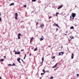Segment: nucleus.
Listing matches in <instances>:
<instances>
[{
  "label": "nucleus",
  "mask_w": 79,
  "mask_h": 79,
  "mask_svg": "<svg viewBox=\"0 0 79 79\" xmlns=\"http://www.w3.org/2000/svg\"><path fill=\"white\" fill-rule=\"evenodd\" d=\"M0 21H2V18L0 17Z\"/></svg>",
  "instance_id": "30"
},
{
  "label": "nucleus",
  "mask_w": 79,
  "mask_h": 79,
  "mask_svg": "<svg viewBox=\"0 0 79 79\" xmlns=\"http://www.w3.org/2000/svg\"><path fill=\"white\" fill-rule=\"evenodd\" d=\"M64 35H67V34L64 33Z\"/></svg>",
  "instance_id": "33"
},
{
  "label": "nucleus",
  "mask_w": 79,
  "mask_h": 79,
  "mask_svg": "<svg viewBox=\"0 0 79 79\" xmlns=\"http://www.w3.org/2000/svg\"><path fill=\"white\" fill-rule=\"evenodd\" d=\"M72 18V17H71V16H70V19H71Z\"/></svg>",
  "instance_id": "40"
},
{
  "label": "nucleus",
  "mask_w": 79,
  "mask_h": 79,
  "mask_svg": "<svg viewBox=\"0 0 79 79\" xmlns=\"http://www.w3.org/2000/svg\"><path fill=\"white\" fill-rule=\"evenodd\" d=\"M15 19L17 20L18 19V13H15Z\"/></svg>",
  "instance_id": "2"
},
{
  "label": "nucleus",
  "mask_w": 79,
  "mask_h": 79,
  "mask_svg": "<svg viewBox=\"0 0 79 79\" xmlns=\"http://www.w3.org/2000/svg\"><path fill=\"white\" fill-rule=\"evenodd\" d=\"M4 60L3 59H2L1 60H0V61H4Z\"/></svg>",
  "instance_id": "23"
},
{
  "label": "nucleus",
  "mask_w": 79,
  "mask_h": 79,
  "mask_svg": "<svg viewBox=\"0 0 79 79\" xmlns=\"http://www.w3.org/2000/svg\"><path fill=\"white\" fill-rule=\"evenodd\" d=\"M15 54L19 55V54H20V52L19 51L17 52H15Z\"/></svg>",
  "instance_id": "4"
},
{
  "label": "nucleus",
  "mask_w": 79,
  "mask_h": 79,
  "mask_svg": "<svg viewBox=\"0 0 79 79\" xmlns=\"http://www.w3.org/2000/svg\"><path fill=\"white\" fill-rule=\"evenodd\" d=\"M41 79V77H40V79Z\"/></svg>",
  "instance_id": "53"
},
{
  "label": "nucleus",
  "mask_w": 79,
  "mask_h": 79,
  "mask_svg": "<svg viewBox=\"0 0 79 79\" xmlns=\"http://www.w3.org/2000/svg\"><path fill=\"white\" fill-rule=\"evenodd\" d=\"M77 76L79 77V74H77Z\"/></svg>",
  "instance_id": "31"
},
{
  "label": "nucleus",
  "mask_w": 79,
  "mask_h": 79,
  "mask_svg": "<svg viewBox=\"0 0 79 79\" xmlns=\"http://www.w3.org/2000/svg\"><path fill=\"white\" fill-rule=\"evenodd\" d=\"M34 38V37H32L31 38V39L30 40V42H32V39H33V38Z\"/></svg>",
  "instance_id": "16"
},
{
  "label": "nucleus",
  "mask_w": 79,
  "mask_h": 79,
  "mask_svg": "<svg viewBox=\"0 0 79 79\" xmlns=\"http://www.w3.org/2000/svg\"><path fill=\"white\" fill-rule=\"evenodd\" d=\"M2 15V14H0V16H1Z\"/></svg>",
  "instance_id": "51"
},
{
  "label": "nucleus",
  "mask_w": 79,
  "mask_h": 79,
  "mask_svg": "<svg viewBox=\"0 0 79 79\" xmlns=\"http://www.w3.org/2000/svg\"><path fill=\"white\" fill-rule=\"evenodd\" d=\"M21 60L23 61V63H24V61H23V60L22 59H21Z\"/></svg>",
  "instance_id": "39"
},
{
  "label": "nucleus",
  "mask_w": 79,
  "mask_h": 79,
  "mask_svg": "<svg viewBox=\"0 0 79 79\" xmlns=\"http://www.w3.org/2000/svg\"><path fill=\"white\" fill-rule=\"evenodd\" d=\"M64 54V52H61L59 53V55H62L63 54Z\"/></svg>",
  "instance_id": "5"
},
{
  "label": "nucleus",
  "mask_w": 79,
  "mask_h": 79,
  "mask_svg": "<svg viewBox=\"0 0 79 79\" xmlns=\"http://www.w3.org/2000/svg\"><path fill=\"white\" fill-rule=\"evenodd\" d=\"M70 38L72 39H74V36H73V35H71V36H70Z\"/></svg>",
  "instance_id": "13"
},
{
  "label": "nucleus",
  "mask_w": 79,
  "mask_h": 79,
  "mask_svg": "<svg viewBox=\"0 0 79 79\" xmlns=\"http://www.w3.org/2000/svg\"><path fill=\"white\" fill-rule=\"evenodd\" d=\"M37 48H36L34 49V51H37Z\"/></svg>",
  "instance_id": "17"
},
{
  "label": "nucleus",
  "mask_w": 79,
  "mask_h": 79,
  "mask_svg": "<svg viewBox=\"0 0 79 79\" xmlns=\"http://www.w3.org/2000/svg\"><path fill=\"white\" fill-rule=\"evenodd\" d=\"M76 14H75V13H72L71 14V16L73 18H72V19H73L75 16H76Z\"/></svg>",
  "instance_id": "1"
},
{
  "label": "nucleus",
  "mask_w": 79,
  "mask_h": 79,
  "mask_svg": "<svg viewBox=\"0 0 79 79\" xmlns=\"http://www.w3.org/2000/svg\"><path fill=\"white\" fill-rule=\"evenodd\" d=\"M58 64V63H57L56 64H55V65H54V66H53L52 67V68H55V67H56V66H57V65Z\"/></svg>",
  "instance_id": "9"
},
{
  "label": "nucleus",
  "mask_w": 79,
  "mask_h": 79,
  "mask_svg": "<svg viewBox=\"0 0 79 79\" xmlns=\"http://www.w3.org/2000/svg\"><path fill=\"white\" fill-rule=\"evenodd\" d=\"M40 27L43 28V27H44V24H42L41 26H40Z\"/></svg>",
  "instance_id": "10"
},
{
  "label": "nucleus",
  "mask_w": 79,
  "mask_h": 79,
  "mask_svg": "<svg viewBox=\"0 0 79 79\" xmlns=\"http://www.w3.org/2000/svg\"><path fill=\"white\" fill-rule=\"evenodd\" d=\"M25 56H26V55H25Z\"/></svg>",
  "instance_id": "47"
},
{
  "label": "nucleus",
  "mask_w": 79,
  "mask_h": 79,
  "mask_svg": "<svg viewBox=\"0 0 79 79\" xmlns=\"http://www.w3.org/2000/svg\"><path fill=\"white\" fill-rule=\"evenodd\" d=\"M55 58V56H54L53 57H52V59H54V58Z\"/></svg>",
  "instance_id": "22"
},
{
  "label": "nucleus",
  "mask_w": 79,
  "mask_h": 79,
  "mask_svg": "<svg viewBox=\"0 0 79 79\" xmlns=\"http://www.w3.org/2000/svg\"><path fill=\"white\" fill-rule=\"evenodd\" d=\"M68 31H66V33H68Z\"/></svg>",
  "instance_id": "42"
},
{
  "label": "nucleus",
  "mask_w": 79,
  "mask_h": 79,
  "mask_svg": "<svg viewBox=\"0 0 79 79\" xmlns=\"http://www.w3.org/2000/svg\"><path fill=\"white\" fill-rule=\"evenodd\" d=\"M43 72H44V73H46V72L45 71V70L43 69Z\"/></svg>",
  "instance_id": "19"
},
{
  "label": "nucleus",
  "mask_w": 79,
  "mask_h": 79,
  "mask_svg": "<svg viewBox=\"0 0 79 79\" xmlns=\"http://www.w3.org/2000/svg\"><path fill=\"white\" fill-rule=\"evenodd\" d=\"M20 60H21V59L19 58H18L17 59V61H18L20 63H21V62L20 61Z\"/></svg>",
  "instance_id": "6"
},
{
  "label": "nucleus",
  "mask_w": 79,
  "mask_h": 79,
  "mask_svg": "<svg viewBox=\"0 0 79 79\" xmlns=\"http://www.w3.org/2000/svg\"><path fill=\"white\" fill-rule=\"evenodd\" d=\"M23 6H24V8H26V5H24Z\"/></svg>",
  "instance_id": "27"
},
{
  "label": "nucleus",
  "mask_w": 79,
  "mask_h": 79,
  "mask_svg": "<svg viewBox=\"0 0 79 79\" xmlns=\"http://www.w3.org/2000/svg\"><path fill=\"white\" fill-rule=\"evenodd\" d=\"M22 21H21V23H22Z\"/></svg>",
  "instance_id": "54"
},
{
  "label": "nucleus",
  "mask_w": 79,
  "mask_h": 79,
  "mask_svg": "<svg viewBox=\"0 0 79 79\" xmlns=\"http://www.w3.org/2000/svg\"><path fill=\"white\" fill-rule=\"evenodd\" d=\"M72 39H71V38L70 39V40H69V42H70V41H71V40Z\"/></svg>",
  "instance_id": "38"
},
{
  "label": "nucleus",
  "mask_w": 79,
  "mask_h": 79,
  "mask_svg": "<svg viewBox=\"0 0 79 79\" xmlns=\"http://www.w3.org/2000/svg\"><path fill=\"white\" fill-rule=\"evenodd\" d=\"M55 36H56H56H57L56 35H55Z\"/></svg>",
  "instance_id": "48"
},
{
  "label": "nucleus",
  "mask_w": 79,
  "mask_h": 79,
  "mask_svg": "<svg viewBox=\"0 0 79 79\" xmlns=\"http://www.w3.org/2000/svg\"><path fill=\"white\" fill-rule=\"evenodd\" d=\"M21 35V34L20 33H19L18 35V38L17 39H21V38L20 37Z\"/></svg>",
  "instance_id": "3"
},
{
  "label": "nucleus",
  "mask_w": 79,
  "mask_h": 79,
  "mask_svg": "<svg viewBox=\"0 0 79 79\" xmlns=\"http://www.w3.org/2000/svg\"><path fill=\"white\" fill-rule=\"evenodd\" d=\"M26 58V57L24 56V58H23L24 60Z\"/></svg>",
  "instance_id": "41"
},
{
  "label": "nucleus",
  "mask_w": 79,
  "mask_h": 79,
  "mask_svg": "<svg viewBox=\"0 0 79 79\" xmlns=\"http://www.w3.org/2000/svg\"><path fill=\"white\" fill-rule=\"evenodd\" d=\"M24 51V49H23V50H21V52H23Z\"/></svg>",
  "instance_id": "35"
},
{
  "label": "nucleus",
  "mask_w": 79,
  "mask_h": 79,
  "mask_svg": "<svg viewBox=\"0 0 79 79\" xmlns=\"http://www.w3.org/2000/svg\"><path fill=\"white\" fill-rule=\"evenodd\" d=\"M59 14V13H58V12H57L56 14V16H58V15Z\"/></svg>",
  "instance_id": "21"
},
{
  "label": "nucleus",
  "mask_w": 79,
  "mask_h": 79,
  "mask_svg": "<svg viewBox=\"0 0 79 79\" xmlns=\"http://www.w3.org/2000/svg\"><path fill=\"white\" fill-rule=\"evenodd\" d=\"M32 2H34L36 1V0H32Z\"/></svg>",
  "instance_id": "26"
},
{
  "label": "nucleus",
  "mask_w": 79,
  "mask_h": 79,
  "mask_svg": "<svg viewBox=\"0 0 79 79\" xmlns=\"http://www.w3.org/2000/svg\"><path fill=\"white\" fill-rule=\"evenodd\" d=\"M4 58H6V56H4Z\"/></svg>",
  "instance_id": "45"
},
{
  "label": "nucleus",
  "mask_w": 79,
  "mask_h": 79,
  "mask_svg": "<svg viewBox=\"0 0 79 79\" xmlns=\"http://www.w3.org/2000/svg\"><path fill=\"white\" fill-rule=\"evenodd\" d=\"M62 7H63V5L60 6L57 8V9L58 10L59 9H60V8H62Z\"/></svg>",
  "instance_id": "8"
},
{
  "label": "nucleus",
  "mask_w": 79,
  "mask_h": 79,
  "mask_svg": "<svg viewBox=\"0 0 79 79\" xmlns=\"http://www.w3.org/2000/svg\"><path fill=\"white\" fill-rule=\"evenodd\" d=\"M50 79H53V77L52 76L50 78Z\"/></svg>",
  "instance_id": "18"
},
{
  "label": "nucleus",
  "mask_w": 79,
  "mask_h": 79,
  "mask_svg": "<svg viewBox=\"0 0 79 79\" xmlns=\"http://www.w3.org/2000/svg\"><path fill=\"white\" fill-rule=\"evenodd\" d=\"M44 57H42V62H40V63L41 64H42V63H43V62H44Z\"/></svg>",
  "instance_id": "12"
},
{
  "label": "nucleus",
  "mask_w": 79,
  "mask_h": 79,
  "mask_svg": "<svg viewBox=\"0 0 79 79\" xmlns=\"http://www.w3.org/2000/svg\"><path fill=\"white\" fill-rule=\"evenodd\" d=\"M41 41H42V40H44V39H43L42 38H40Z\"/></svg>",
  "instance_id": "24"
},
{
  "label": "nucleus",
  "mask_w": 79,
  "mask_h": 79,
  "mask_svg": "<svg viewBox=\"0 0 79 79\" xmlns=\"http://www.w3.org/2000/svg\"><path fill=\"white\" fill-rule=\"evenodd\" d=\"M45 74L44 73H41V75H42L43 74Z\"/></svg>",
  "instance_id": "25"
},
{
  "label": "nucleus",
  "mask_w": 79,
  "mask_h": 79,
  "mask_svg": "<svg viewBox=\"0 0 79 79\" xmlns=\"http://www.w3.org/2000/svg\"><path fill=\"white\" fill-rule=\"evenodd\" d=\"M21 28H24V26H21Z\"/></svg>",
  "instance_id": "29"
},
{
  "label": "nucleus",
  "mask_w": 79,
  "mask_h": 79,
  "mask_svg": "<svg viewBox=\"0 0 79 79\" xmlns=\"http://www.w3.org/2000/svg\"><path fill=\"white\" fill-rule=\"evenodd\" d=\"M0 79H2V77H0Z\"/></svg>",
  "instance_id": "46"
},
{
  "label": "nucleus",
  "mask_w": 79,
  "mask_h": 79,
  "mask_svg": "<svg viewBox=\"0 0 79 79\" xmlns=\"http://www.w3.org/2000/svg\"><path fill=\"white\" fill-rule=\"evenodd\" d=\"M30 55L31 56V54H30Z\"/></svg>",
  "instance_id": "50"
},
{
  "label": "nucleus",
  "mask_w": 79,
  "mask_h": 79,
  "mask_svg": "<svg viewBox=\"0 0 79 79\" xmlns=\"http://www.w3.org/2000/svg\"><path fill=\"white\" fill-rule=\"evenodd\" d=\"M56 26H57V27H58L59 28V26H58V24H56Z\"/></svg>",
  "instance_id": "20"
},
{
  "label": "nucleus",
  "mask_w": 79,
  "mask_h": 79,
  "mask_svg": "<svg viewBox=\"0 0 79 79\" xmlns=\"http://www.w3.org/2000/svg\"><path fill=\"white\" fill-rule=\"evenodd\" d=\"M73 58H74V54L72 53V55L71 56L72 59H73Z\"/></svg>",
  "instance_id": "11"
},
{
  "label": "nucleus",
  "mask_w": 79,
  "mask_h": 79,
  "mask_svg": "<svg viewBox=\"0 0 79 79\" xmlns=\"http://www.w3.org/2000/svg\"><path fill=\"white\" fill-rule=\"evenodd\" d=\"M53 25H56V23H54Z\"/></svg>",
  "instance_id": "44"
},
{
  "label": "nucleus",
  "mask_w": 79,
  "mask_h": 79,
  "mask_svg": "<svg viewBox=\"0 0 79 79\" xmlns=\"http://www.w3.org/2000/svg\"><path fill=\"white\" fill-rule=\"evenodd\" d=\"M70 29H74V27H73V26H71L70 27Z\"/></svg>",
  "instance_id": "15"
},
{
  "label": "nucleus",
  "mask_w": 79,
  "mask_h": 79,
  "mask_svg": "<svg viewBox=\"0 0 79 79\" xmlns=\"http://www.w3.org/2000/svg\"><path fill=\"white\" fill-rule=\"evenodd\" d=\"M58 28H56V31H58Z\"/></svg>",
  "instance_id": "32"
},
{
  "label": "nucleus",
  "mask_w": 79,
  "mask_h": 79,
  "mask_svg": "<svg viewBox=\"0 0 79 79\" xmlns=\"http://www.w3.org/2000/svg\"><path fill=\"white\" fill-rule=\"evenodd\" d=\"M15 5V4L13 3H12L10 4V6H12V5Z\"/></svg>",
  "instance_id": "14"
},
{
  "label": "nucleus",
  "mask_w": 79,
  "mask_h": 79,
  "mask_svg": "<svg viewBox=\"0 0 79 79\" xmlns=\"http://www.w3.org/2000/svg\"><path fill=\"white\" fill-rule=\"evenodd\" d=\"M42 37H43V38H44V36H42Z\"/></svg>",
  "instance_id": "49"
},
{
  "label": "nucleus",
  "mask_w": 79,
  "mask_h": 79,
  "mask_svg": "<svg viewBox=\"0 0 79 79\" xmlns=\"http://www.w3.org/2000/svg\"><path fill=\"white\" fill-rule=\"evenodd\" d=\"M52 16H50V17H49V19H50V18H52Z\"/></svg>",
  "instance_id": "28"
},
{
  "label": "nucleus",
  "mask_w": 79,
  "mask_h": 79,
  "mask_svg": "<svg viewBox=\"0 0 79 79\" xmlns=\"http://www.w3.org/2000/svg\"><path fill=\"white\" fill-rule=\"evenodd\" d=\"M48 47H49V48L51 47V46H48Z\"/></svg>",
  "instance_id": "43"
},
{
  "label": "nucleus",
  "mask_w": 79,
  "mask_h": 79,
  "mask_svg": "<svg viewBox=\"0 0 79 79\" xmlns=\"http://www.w3.org/2000/svg\"><path fill=\"white\" fill-rule=\"evenodd\" d=\"M63 48V46H62L61 47V48Z\"/></svg>",
  "instance_id": "52"
},
{
  "label": "nucleus",
  "mask_w": 79,
  "mask_h": 79,
  "mask_svg": "<svg viewBox=\"0 0 79 79\" xmlns=\"http://www.w3.org/2000/svg\"><path fill=\"white\" fill-rule=\"evenodd\" d=\"M49 71L47 70V71H46V73L48 72V73Z\"/></svg>",
  "instance_id": "36"
},
{
  "label": "nucleus",
  "mask_w": 79,
  "mask_h": 79,
  "mask_svg": "<svg viewBox=\"0 0 79 79\" xmlns=\"http://www.w3.org/2000/svg\"><path fill=\"white\" fill-rule=\"evenodd\" d=\"M8 66H15V63H13V64H8Z\"/></svg>",
  "instance_id": "7"
},
{
  "label": "nucleus",
  "mask_w": 79,
  "mask_h": 79,
  "mask_svg": "<svg viewBox=\"0 0 79 79\" xmlns=\"http://www.w3.org/2000/svg\"><path fill=\"white\" fill-rule=\"evenodd\" d=\"M16 51H15V50H14V51H13V52H16Z\"/></svg>",
  "instance_id": "37"
},
{
  "label": "nucleus",
  "mask_w": 79,
  "mask_h": 79,
  "mask_svg": "<svg viewBox=\"0 0 79 79\" xmlns=\"http://www.w3.org/2000/svg\"><path fill=\"white\" fill-rule=\"evenodd\" d=\"M38 24H39V23L37 22V23H36V25H37H37Z\"/></svg>",
  "instance_id": "34"
}]
</instances>
